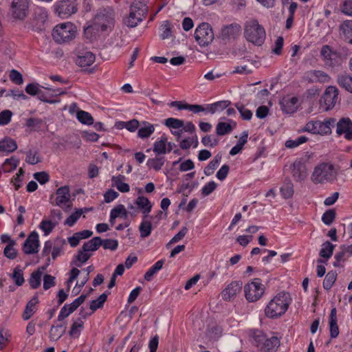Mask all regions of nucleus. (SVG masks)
Returning a JSON list of instances; mask_svg holds the SVG:
<instances>
[{
    "label": "nucleus",
    "mask_w": 352,
    "mask_h": 352,
    "mask_svg": "<svg viewBox=\"0 0 352 352\" xmlns=\"http://www.w3.org/2000/svg\"><path fill=\"white\" fill-rule=\"evenodd\" d=\"M339 167L330 162H322L315 166L311 176L316 184L333 183L338 177Z\"/></svg>",
    "instance_id": "f257e3e1"
},
{
    "label": "nucleus",
    "mask_w": 352,
    "mask_h": 352,
    "mask_svg": "<svg viewBox=\"0 0 352 352\" xmlns=\"http://www.w3.org/2000/svg\"><path fill=\"white\" fill-rule=\"evenodd\" d=\"M290 302L289 293H278L267 305L265 310V315L272 318L280 316L286 312Z\"/></svg>",
    "instance_id": "f03ea898"
},
{
    "label": "nucleus",
    "mask_w": 352,
    "mask_h": 352,
    "mask_svg": "<svg viewBox=\"0 0 352 352\" xmlns=\"http://www.w3.org/2000/svg\"><path fill=\"white\" fill-rule=\"evenodd\" d=\"M251 336L259 352L276 351L280 346V340L278 337L267 338L266 335L260 330L252 331Z\"/></svg>",
    "instance_id": "7ed1b4c3"
},
{
    "label": "nucleus",
    "mask_w": 352,
    "mask_h": 352,
    "mask_svg": "<svg viewBox=\"0 0 352 352\" xmlns=\"http://www.w3.org/2000/svg\"><path fill=\"white\" fill-rule=\"evenodd\" d=\"M115 18L116 13L111 7L101 8L94 18V25L97 30H111L114 27Z\"/></svg>",
    "instance_id": "20e7f679"
},
{
    "label": "nucleus",
    "mask_w": 352,
    "mask_h": 352,
    "mask_svg": "<svg viewBox=\"0 0 352 352\" xmlns=\"http://www.w3.org/2000/svg\"><path fill=\"white\" fill-rule=\"evenodd\" d=\"M244 36L248 41L255 45L261 46L265 40V30L257 20L246 21L244 27Z\"/></svg>",
    "instance_id": "39448f33"
},
{
    "label": "nucleus",
    "mask_w": 352,
    "mask_h": 352,
    "mask_svg": "<svg viewBox=\"0 0 352 352\" xmlns=\"http://www.w3.org/2000/svg\"><path fill=\"white\" fill-rule=\"evenodd\" d=\"M147 13L146 6L141 1H134L130 7L129 16L124 19V23L129 28H135L143 21Z\"/></svg>",
    "instance_id": "423d86ee"
},
{
    "label": "nucleus",
    "mask_w": 352,
    "mask_h": 352,
    "mask_svg": "<svg viewBox=\"0 0 352 352\" xmlns=\"http://www.w3.org/2000/svg\"><path fill=\"white\" fill-rule=\"evenodd\" d=\"M76 30L72 23L57 25L53 30L52 37L58 43L69 42L75 38Z\"/></svg>",
    "instance_id": "0eeeda50"
},
{
    "label": "nucleus",
    "mask_w": 352,
    "mask_h": 352,
    "mask_svg": "<svg viewBox=\"0 0 352 352\" xmlns=\"http://www.w3.org/2000/svg\"><path fill=\"white\" fill-rule=\"evenodd\" d=\"M265 287L260 278H254L244 286L245 296L248 301L253 302L259 300L265 292Z\"/></svg>",
    "instance_id": "6e6552de"
},
{
    "label": "nucleus",
    "mask_w": 352,
    "mask_h": 352,
    "mask_svg": "<svg viewBox=\"0 0 352 352\" xmlns=\"http://www.w3.org/2000/svg\"><path fill=\"white\" fill-rule=\"evenodd\" d=\"M194 36L196 41L201 47L208 45L214 38L212 28L208 23L199 24L195 31Z\"/></svg>",
    "instance_id": "1a4fd4ad"
},
{
    "label": "nucleus",
    "mask_w": 352,
    "mask_h": 352,
    "mask_svg": "<svg viewBox=\"0 0 352 352\" xmlns=\"http://www.w3.org/2000/svg\"><path fill=\"white\" fill-rule=\"evenodd\" d=\"M338 89L333 86L328 87L320 99V104L325 111H329L334 107L337 102Z\"/></svg>",
    "instance_id": "9d476101"
},
{
    "label": "nucleus",
    "mask_w": 352,
    "mask_h": 352,
    "mask_svg": "<svg viewBox=\"0 0 352 352\" xmlns=\"http://www.w3.org/2000/svg\"><path fill=\"white\" fill-rule=\"evenodd\" d=\"M320 55L326 65L333 67L338 64L340 55L338 52L333 50L331 46L323 45L320 50Z\"/></svg>",
    "instance_id": "9b49d317"
},
{
    "label": "nucleus",
    "mask_w": 352,
    "mask_h": 352,
    "mask_svg": "<svg viewBox=\"0 0 352 352\" xmlns=\"http://www.w3.org/2000/svg\"><path fill=\"white\" fill-rule=\"evenodd\" d=\"M28 0H13L11 5L12 16L15 19L23 20L28 13Z\"/></svg>",
    "instance_id": "f8f14e48"
},
{
    "label": "nucleus",
    "mask_w": 352,
    "mask_h": 352,
    "mask_svg": "<svg viewBox=\"0 0 352 352\" xmlns=\"http://www.w3.org/2000/svg\"><path fill=\"white\" fill-rule=\"evenodd\" d=\"M56 12L61 18H67L77 11L76 4L72 0H63L56 6Z\"/></svg>",
    "instance_id": "ddd939ff"
},
{
    "label": "nucleus",
    "mask_w": 352,
    "mask_h": 352,
    "mask_svg": "<svg viewBox=\"0 0 352 352\" xmlns=\"http://www.w3.org/2000/svg\"><path fill=\"white\" fill-rule=\"evenodd\" d=\"M336 133L338 136L344 135L349 141L352 140V121L349 118H342L336 123Z\"/></svg>",
    "instance_id": "4468645a"
},
{
    "label": "nucleus",
    "mask_w": 352,
    "mask_h": 352,
    "mask_svg": "<svg viewBox=\"0 0 352 352\" xmlns=\"http://www.w3.org/2000/svg\"><path fill=\"white\" fill-rule=\"evenodd\" d=\"M299 132H308L313 134L328 135L329 129L321 121H309Z\"/></svg>",
    "instance_id": "2eb2a0df"
},
{
    "label": "nucleus",
    "mask_w": 352,
    "mask_h": 352,
    "mask_svg": "<svg viewBox=\"0 0 352 352\" xmlns=\"http://www.w3.org/2000/svg\"><path fill=\"white\" fill-rule=\"evenodd\" d=\"M38 234L36 232H32L25 241L23 251L26 254H33L38 252Z\"/></svg>",
    "instance_id": "dca6fc26"
},
{
    "label": "nucleus",
    "mask_w": 352,
    "mask_h": 352,
    "mask_svg": "<svg viewBox=\"0 0 352 352\" xmlns=\"http://www.w3.org/2000/svg\"><path fill=\"white\" fill-rule=\"evenodd\" d=\"M241 31L239 24L232 23L222 28L219 37L223 41H229L237 37Z\"/></svg>",
    "instance_id": "f3484780"
},
{
    "label": "nucleus",
    "mask_w": 352,
    "mask_h": 352,
    "mask_svg": "<svg viewBox=\"0 0 352 352\" xmlns=\"http://www.w3.org/2000/svg\"><path fill=\"white\" fill-rule=\"evenodd\" d=\"M292 173L296 182L305 180L307 176L305 164L300 160H296L292 164Z\"/></svg>",
    "instance_id": "a211bd4d"
},
{
    "label": "nucleus",
    "mask_w": 352,
    "mask_h": 352,
    "mask_svg": "<svg viewBox=\"0 0 352 352\" xmlns=\"http://www.w3.org/2000/svg\"><path fill=\"white\" fill-rule=\"evenodd\" d=\"M242 288V282L233 281L229 284L227 287L223 290L221 295L225 300H230L237 294H239Z\"/></svg>",
    "instance_id": "6ab92c4d"
},
{
    "label": "nucleus",
    "mask_w": 352,
    "mask_h": 352,
    "mask_svg": "<svg viewBox=\"0 0 352 352\" xmlns=\"http://www.w3.org/2000/svg\"><path fill=\"white\" fill-rule=\"evenodd\" d=\"M95 59V55L89 51L78 52L76 63L81 67H88L94 63Z\"/></svg>",
    "instance_id": "aec40b11"
},
{
    "label": "nucleus",
    "mask_w": 352,
    "mask_h": 352,
    "mask_svg": "<svg viewBox=\"0 0 352 352\" xmlns=\"http://www.w3.org/2000/svg\"><path fill=\"white\" fill-rule=\"evenodd\" d=\"M307 78L309 82H329V76L323 71L311 70L307 73Z\"/></svg>",
    "instance_id": "412c9836"
},
{
    "label": "nucleus",
    "mask_w": 352,
    "mask_h": 352,
    "mask_svg": "<svg viewBox=\"0 0 352 352\" xmlns=\"http://www.w3.org/2000/svg\"><path fill=\"white\" fill-rule=\"evenodd\" d=\"M298 102L297 97L284 98L280 102L281 109L286 113H293L298 109Z\"/></svg>",
    "instance_id": "4be33fe9"
},
{
    "label": "nucleus",
    "mask_w": 352,
    "mask_h": 352,
    "mask_svg": "<svg viewBox=\"0 0 352 352\" xmlns=\"http://www.w3.org/2000/svg\"><path fill=\"white\" fill-rule=\"evenodd\" d=\"M69 188L67 186H62L56 190V204L60 207L70 201Z\"/></svg>",
    "instance_id": "5701e85b"
},
{
    "label": "nucleus",
    "mask_w": 352,
    "mask_h": 352,
    "mask_svg": "<svg viewBox=\"0 0 352 352\" xmlns=\"http://www.w3.org/2000/svg\"><path fill=\"white\" fill-rule=\"evenodd\" d=\"M337 310L336 307H333L331 310L329 316V329H330V336L331 338H336L339 335V328L337 324Z\"/></svg>",
    "instance_id": "b1692460"
},
{
    "label": "nucleus",
    "mask_w": 352,
    "mask_h": 352,
    "mask_svg": "<svg viewBox=\"0 0 352 352\" xmlns=\"http://www.w3.org/2000/svg\"><path fill=\"white\" fill-rule=\"evenodd\" d=\"M236 125V123L232 120H229V122H219L216 127V133L218 135H225L231 133Z\"/></svg>",
    "instance_id": "393cba45"
},
{
    "label": "nucleus",
    "mask_w": 352,
    "mask_h": 352,
    "mask_svg": "<svg viewBox=\"0 0 352 352\" xmlns=\"http://www.w3.org/2000/svg\"><path fill=\"white\" fill-rule=\"evenodd\" d=\"M38 303V296L35 295L26 305L22 317L24 320H29L36 310V305Z\"/></svg>",
    "instance_id": "a878e982"
},
{
    "label": "nucleus",
    "mask_w": 352,
    "mask_h": 352,
    "mask_svg": "<svg viewBox=\"0 0 352 352\" xmlns=\"http://www.w3.org/2000/svg\"><path fill=\"white\" fill-rule=\"evenodd\" d=\"M341 35H343L345 40L352 44V20L344 21L339 27Z\"/></svg>",
    "instance_id": "bb28decb"
},
{
    "label": "nucleus",
    "mask_w": 352,
    "mask_h": 352,
    "mask_svg": "<svg viewBox=\"0 0 352 352\" xmlns=\"http://www.w3.org/2000/svg\"><path fill=\"white\" fill-rule=\"evenodd\" d=\"M140 126L138 131V135L140 138L144 139L150 137L155 131L154 125L148 122H142Z\"/></svg>",
    "instance_id": "cd10ccee"
},
{
    "label": "nucleus",
    "mask_w": 352,
    "mask_h": 352,
    "mask_svg": "<svg viewBox=\"0 0 352 352\" xmlns=\"http://www.w3.org/2000/svg\"><path fill=\"white\" fill-rule=\"evenodd\" d=\"M67 324L65 322L58 325H52L50 331V339L58 340L65 334Z\"/></svg>",
    "instance_id": "c85d7f7f"
},
{
    "label": "nucleus",
    "mask_w": 352,
    "mask_h": 352,
    "mask_svg": "<svg viewBox=\"0 0 352 352\" xmlns=\"http://www.w3.org/2000/svg\"><path fill=\"white\" fill-rule=\"evenodd\" d=\"M48 12L44 8L37 7L34 9L33 19L36 22V25H42L47 21Z\"/></svg>",
    "instance_id": "c756f323"
},
{
    "label": "nucleus",
    "mask_w": 352,
    "mask_h": 352,
    "mask_svg": "<svg viewBox=\"0 0 352 352\" xmlns=\"http://www.w3.org/2000/svg\"><path fill=\"white\" fill-rule=\"evenodd\" d=\"M338 83L347 91L352 93V76L347 74H342L338 76Z\"/></svg>",
    "instance_id": "7c9ffc66"
},
{
    "label": "nucleus",
    "mask_w": 352,
    "mask_h": 352,
    "mask_svg": "<svg viewBox=\"0 0 352 352\" xmlns=\"http://www.w3.org/2000/svg\"><path fill=\"white\" fill-rule=\"evenodd\" d=\"M135 204L138 208L142 210V212L147 215L151 210L152 204L148 198L144 196H139L136 201Z\"/></svg>",
    "instance_id": "2f4dec72"
},
{
    "label": "nucleus",
    "mask_w": 352,
    "mask_h": 352,
    "mask_svg": "<svg viewBox=\"0 0 352 352\" xmlns=\"http://www.w3.org/2000/svg\"><path fill=\"white\" fill-rule=\"evenodd\" d=\"M16 148V142L10 138H5L0 141V151L12 153Z\"/></svg>",
    "instance_id": "473e14b6"
},
{
    "label": "nucleus",
    "mask_w": 352,
    "mask_h": 352,
    "mask_svg": "<svg viewBox=\"0 0 352 352\" xmlns=\"http://www.w3.org/2000/svg\"><path fill=\"white\" fill-rule=\"evenodd\" d=\"M281 195L285 199H289L294 194V186L290 179L286 178L284 181L283 186L280 188Z\"/></svg>",
    "instance_id": "72a5a7b5"
},
{
    "label": "nucleus",
    "mask_w": 352,
    "mask_h": 352,
    "mask_svg": "<svg viewBox=\"0 0 352 352\" xmlns=\"http://www.w3.org/2000/svg\"><path fill=\"white\" fill-rule=\"evenodd\" d=\"M165 163L164 157H156L154 158H149L146 162V166L150 169H154L158 171L162 169Z\"/></svg>",
    "instance_id": "f704fd0d"
},
{
    "label": "nucleus",
    "mask_w": 352,
    "mask_h": 352,
    "mask_svg": "<svg viewBox=\"0 0 352 352\" xmlns=\"http://www.w3.org/2000/svg\"><path fill=\"white\" fill-rule=\"evenodd\" d=\"M101 245V238L99 236H96L91 239V240L85 242L82 249L83 251L89 252V251H96L99 247Z\"/></svg>",
    "instance_id": "c9c22d12"
},
{
    "label": "nucleus",
    "mask_w": 352,
    "mask_h": 352,
    "mask_svg": "<svg viewBox=\"0 0 352 352\" xmlns=\"http://www.w3.org/2000/svg\"><path fill=\"white\" fill-rule=\"evenodd\" d=\"M230 104V101L228 100L219 101L212 104H210L207 105V111L213 114L217 111H223V109H226Z\"/></svg>",
    "instance_id": "e433bc0d"
},
{
    "label": "nucleus",
    "mask_w": 352,
    "mask_h": 352,
    "mask_svg": "<svg viewBox=\"0 0 352 352\" xmlns=\"http://www.w3.org/2000/svg\"><path fill=\"white\" fill-rule=\"evenodd\" d=\"M19 163V160L16 157H11L9 159H6L2 166V168L4 172L10 173L16 168Z\"/></svg>",
    "instance_id": "4c0bfd02"
},
{
    "label": "nucleus",
    "mask_w": 352,
    "mask_h": 352,
    "mask_svg": "<svg viewBox=\"0 0 352 352\" xmlns=\"http://www.w3.org/2000/svg\"><path fill=\"white\" fill-rule=\"evenodd\" d=\"M164 261L160 260L157 261L144 274V279L147 281H151L155 274L160 270L164 265Z\"/></svg>",
    "instance_id": "58836bf2"
},
{
    "label": "nucleus",
    "mask_w": 352,
    "mask_h": 352,
    "mask_svg": "<svg viewBox=\"0 0 352 352\" xmlns=\"http://www.w3.org/2000/svg\"><path fill=\"white\" fill-rule=\"evenodd\" d=\"M334 248V245L329 241L323 243L319 253L320 256L326 259L329 258L333 254Z\"/></svg>",
    "instance_id": "ea45409f"
},
{
    "label": "nucleus",
    "mask_w": 352,
    "mask_h": 352,
    "mask_svg": "<svg viewBox=\"0 0 352 352\" xmlns=\"http://www.w3.org/2000/svg\"><path fill=\"white\" fill-rule=\"evenodd\" d=\"M167 138L162 137L159 141H156L153 144V151L157 155L166 153Z\"/></svg>",
    "instance_id": "a19ab883"
},
{
    "label": "nucleus",
    "mask_w": 352,
    "mask_h": 352,
    "mask_svg": "<svg viewBox=\"0 0 352 352\" xmlns=\"http://www.w3.org/2000/svg\"><path fill=\"white\" fill-rule=\"evenodd\" d=\"M42 274V272L39 269L31 274L29 279L31 288L36 289L41 285Z\"/></svg>",
    "instance_id": "79ce46f5"
},
{
    "label": "nucleus",
    "mask_w": 352,
    "mask_h": 352,
    "mask_svg": "<svg viewBox=\"0 0 352 352\" xmlns=\"http://www.w3.org/2000/svg\"><path fill=\"white\" fill-rule=\"evenodd\" d=\"M77 119L84 124L91 125L94 123V118L91 115L85 111L80 110L77 112Z\"/></svg>",
    "instance_id": "37998d69"
},
{
    "label": "nucleus",
    "mask_w": 352,
    "mask_h": 352,
    "mask_svg": "<svg viewBox=\"0 0 352 352\" xmlns=\"http://www.w3.org/2000/svg\"><path fill=\"white\" fill-rule=\"evenodd\" d=\"M337 278V273L335 271L329 272L323 281V287L326 290L331 288Z\"/></svg>",
    "instance_id": "c03bdc74"
},
{
    "label": "nucleus",
    "mask_w": 352,
    "mask_h": 352,
    "mask_svg": "<svg viewBox=\"0 0 352 352\" xmlns=\"http://www.w3.org/2000/svg\"><path fill=\"white\" fill-rule=\"evenodd\" d=\"M221 160V157L216 155L214 159L204 168V174L207 176L212 175L217 168Z\"/></svg>",
    "instance_id": "a18cd8bd"
},
{
    "label": "nucleus",
    "mask_w": 352,
    "mask_h": 352,
    "mask_svg": "<svg viewBox=\"0 0 352 352\" xmlns=\"http://www.w3.org/2000/svg\"><path fill=\"white\" fill-rule=\"evenodd\" d=\"M107 299V295L105 293H103L98 298V299L91 300L90 302V309L92 310V312L95 311L98 309L102 308Z\"/></svg>",
    "instance_id": "49530a36"
},
{
    "label": "nucleus",
    "mask_w": 352,
    "mask_h": 352,
    "mask_svg": "<svg viewBox=\"0 0 352 352\" xmlns=\"http://www.w3.org/2000/svg\"><path fill=\"white\" fill-rule=\"evenodd\" d=\"M25 162L30 164L34 165L41 162L38 153L36 150H29L26 152Z\"/></svg>",
    "instance_id": "de8ad7c7"
},
{
    "label": "nucleus",
    "mask_w": 352,
    "mask_h": 352,
    "mask_svg": "<svg viewBox=\"0 0 352 352\" xmlns=\"http://www.w3.org/2000/svg\"><path fill=\"white\" fill-rule=\"evenodd\" d=\"M164 124L169 129H179L184 126V121L174 118H168L164 120Z\"/></svg>",
    "instance_id": "09e8293b"
},
{
    "label": "nucleus",
    "mask_w": 352,
    "mask_h": 352,
    "mask_svg": "<svg viewBox=\"0 0 352 352\" xmlns=\"http://www.w3.org/2000/svg\"><path fill=\"white\" fill-rule=\"evenodd\" d=\"M84 322L80 318H78L76 321L74 322L72 324L69 334L72 337L77 338L80 334V329L82 328Z\"/></svg>",
    "instance_id": "8fccbe9b"
},
{
    "label": "nucleus",
    "mask_w": 352,
    "mask_h": 352,
    "mask_svg": "<svg viewBox=\"0 0 352 352\" xmlns=\"http://www.w3.org/2000/svg\"><path fill=\"white\" fill-rule=\"evenodd\" d=\"M12 278L14 280V283L17 286L22 285L25 282V279L23 278V270L21 269H20L19 267H16L14 269V272L12 275Z\"/></svg>",
    "instance_id": "3c124183"
},
{
    "label": "nucleus",
    "mask_w": 352,
    "mask_h": 352,
    "mask_svg": "<svg viewBox=\"0 0 352 352\" xmlns=\"http://www.w3.org/2000/svg\"><path fill=\"white\" fill-rule=\"evenodd\" d=\"M65 244V239H57L56 243L52 247V258L53 260L56 259V258L60 255V253L63 250V246Z\"/></svg>",
    "instance_id": "603ef678"
},
{
    "label": "nucleus",
    "mask_w": 352,
    "mask_h": 352,
    "mask_svg": "<svg viewBox=\"0 0 352 352\" xmlns=\"http://www.w3.org/2000/svg\"><path fill=\"white\" fill-rule=\"evenodd\" d=\"M160 30L162 31L160 37L162 40L169 38L172 36V30L170 23L168 21H165L161 25Z\"/></svg>",
    "instance_id": "864d4df0"
},
{
    "label": "nucleus",
    "mask_w": 352,
    "mask_h": 352,
    "mask_svg": "<svg viewBox=\"0 0 352 352\" xmlns=\"http://www.w3.org/2000/svg\"><path fill=\"white\" fill-rule=\"evenodd\" d=\"M308 140L306 136L302 135L296 140H288L285 142V146L289 148H294L299 145L305 143Z\"/></svg>",
    "instance_id": "5fc2aeb1"
},
{
    "label": "nucleus",
    "mask_w": 352,
    "mask_h": 352,
    "mask_svg": "<svg viewBox=\"0 0 352 352\" xmlns=\"http://www.w3.org/2000/svg\"><path fill=\"white\" fill-rule=\"evenodd\" d=\"M235 107L239 111L241 118L245 120H250L252 117V112L246 109L242 103H236Z\"/></svg>",
    "instance_id": "6e6d98bb"
},
{
    "label": "nucleus",
    "mask_w": 352,
    "mask_h": 352,
    "mask_svg": "<svg viewBox=\"0 0 352 352\" xmlns=\"http://www.w3.org/2000/svg\"><path fill=\"white\" fill-rule=\"evenodd\" d=\"M111 218L116 219L119 215H121L124 218H126L128 216V212L125 209L124 205L119 204L115 208H113L111 210Z\"/></svg>",
    "instance_id": "4d7b16f0"
},
{
    "label": "nucleus",
    "mask_w": 352,
    "mask_h": 352,
    "mask_svg": "<svg viewBox=\"0 0 352 352\" xmlns=\"http://www.w3.org/2000/svg\"><path fill=\"white\" fill-rule=\"evenodd\" d=\"M152 230V224L150 221H143L140 226V236L146 238L148 236Z\"/></svg>",
    "instance_id": "13d9d810"
},
{
    "label": "nucleus",
    "mask_w": 352,
    "mask_h": 352,
    "mask_svg": "<svg viewBox=\"0 0 352 352\" xmlns=\"http://www.w3.org/2000/svg\"><path fill=\"white\" fill-rule=\"evenodd\" d=\"M58 222L53 223L52 221L43 220L40 223V228L45 232V235H48L56 227Z\"/></svg>",
    "instance_id": "bf43d9fd"
},
{
    "label": "nucleus",
    "mask_w": 352,
    "mask_h": 352,
    "mask_svg": "<svg viewBox=\"0 0 352 352\" xmlns=\"http://www.w3.org/2000/svg\"><path fill=\"white\" fill-rule=\"evenodd\" d=\"M118 124L120 125L121 127H124L128 131L133 132L139 127L140 124L136 119H133L128 122H120Z\"/></svg>",
    "instance_id": "052dcab7"
},
{
    "label": "nucleus",
    "mask_w": 352,
    "mask_h": 352,
    "mask_svg": "<svg viewBox=\"0 0 352 352\" xmlns=\"http://www.w3.org/2000/svg\"><path fill=\"white\" fill-rule=\"evenodd\" d=\"M14 245L15 241H11V243H9L4 249V255L10 259L15 258L17 255V251L14 248Z\"/></svg>",
    "instance_id": "680f3d73"
},
{
    "label": "nucleus",
    "mask_w": 352,
    "mask_h": 352,
    "mask_svg": "<svg viewBox=\"0 0 352 352\" xmlns=\"http://www.w3.org/2000/svg\"><path fill=\"white\" fill-rule=\"evenodd\" d=\"M91 254H88L87 252L86 251H83L82 249L78 250V254L75 256V258L76 259V261H78V262H80V263H74L75 265L77 266V267H81V263H84L85 262H87L89 258L91 257Z\"/></svg>",
    "instance_id": "e2e57ef3"
},
{
    "label": "nucleus",
    "mask_w": 352,
    "mask_h": 352,
    "mask_svg": "<svg viewBox=\"0 0 352 352\" xmlns=\"http://www.w3.org/2000/svg\"><path fill=\"white\" fill-rule=\"evenodd\" d=\"M335 218H336L335 210L333 209H330V210H327L323 214V215L322 217V221L324 224L329 226L333 223Z\"/></svg>",
    "instance_id": "0e129e2a"
},
{
    "label": "nucleus",
    "mask_w": 352,
    "mask_h": 352,
    "mask_svg": "<svg viewBox=\"0 0 352 352\" xmlns=\"http://www.w3.org/2000/svg\"><path fill=\"white\" fill-rule=\"evenodd\" d=\"M101 245L105 250H111L112 251L116 250L118 246V241L116 239H101Z\"/></svg>",
    "instance_id": "69168bd1"
},
{
    "label": "nucleus",
    "mask_w": 352,
    "mask_h": 352,
    "mask_svg": "<svg viewBox=\"0 0 352 352\" xmlns=\"http://www.w3.org/2000/svg\"><path fill=\"white\" fill-rule=\"evenodd\" d=\"M33 177L42 185L46 184L50 180V175L45 171L35 173Z\"/></svg>",
    "instance_id": "338daca9"
},
{
    "label": "nucleus",
    "mask_w": 352,
    "mask_h": 352,
    "mask_svg": "<svg viewBox=\"0 0 352 352\" xmlns=\"http://www.w3.org/2000/svg\"><path fill=\"white\" fill-rule=\"evenodd\" d=\"M341 11L346 15L352 16V0H343Z\"/></svg>",
    "instance_id": "774afa93"
}]
</instances>
